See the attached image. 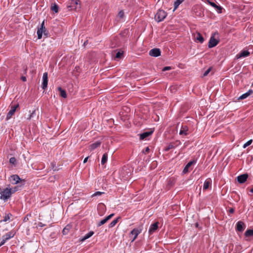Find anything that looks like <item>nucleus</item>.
Listing matches in <instances>:
<instances>
[{
	"mask_svg": "<svg viewBox=\"0 0 253 253\" xmlns=\"http://www.w3.org/2000/svg\"><path fill=\"white\" fill-rule=\"evenodd\" d=\"M246 93L248 94V95L249 96H250V95H251V94L253 93V90H252V89H250V90H248V92H247Z\"/></svg>",
	"mask_w": 253,
	"mask_h": 253,
	"instance_id": "8fccbe9b",
	"label": "nucleus"
},
{
	"mask_svg": "<svg viewBox=\"0 0 253 253\" xmlns=\"http://www.w3.org/2000/svg\"><path fill=\"white\" fill-rule=\"evenodd\" d=\"M15 233L16 232L12 230L3 235L2 237V240L0 242V247L4 245L6 241L13 238L14 236Z\"/></svg>",
	"mask_w": 253,
	"mask_h": 253,
	"instance_id": "7ed1b4c3",
	"label": "nucleus"
},
{
	"mask_svg": "<svg viewBox=\"0 0 253 253\" xmlns=\"http://www.w3.org/2000/svg\"><path fill=\"white\" fill-rule=\"evenodd\" d=\"M248 177V174H243L237 177V181L240 183H244L246 182Z\"/></svg>",
	"mask_w": 253,
	"mask_h": 253,
	"instance_id": "4468645a",
	"label": "nucleus"
},
{
	"mask_svg": "<svg viewBox=\"0 0 253 253\" xmlns=\"http://www.w3.org/2000/svg\"><path fill=\"white\" fill-rule=\"evenodd\" d=\"M78 4L79 5H80V0H71L70 5L69 6V7H70L71 9L76 10L78 8ZM79 7H80V6Z\"/></svg>",
	"mask_w": 253,
	"mask_h": 253,
	"instance_id": "f8f14e48",
	"label": "nucleus"
},
{
	"mask_svg": "<svg viewBox=\"0 0 253 253\" xmlns=\"http://www.w3.org/2000/svg\"><path fill=\"white\" fill-rule=\"evenodd\" d=\"M175 147L174 143H170L167 147H166L165 149L166 151H169L171 149H172Z\"/></svg>",
	"mask_w": 253,
	"mask_h": 253,
	"instance_id": "7c9ffc66",
	"label": "nucleus"
},
{
	"mask_svg": "<svg viewBox=\"0 0 253 253\" xmlns=\"http://www.w3.org/2000/svg\"><path fill=\"white\" fill-rule=\"evenodd\" d=\"M167 13L163 10L159 9L155 16V19L158 22H161L166 17Z\"/></svg>",
	"mask_w": 253,
	"mask_h": 253,
	"instance_id": "f03ea898",
	"label": "nucleus"
},
{
	"mask_svg": "<svg viewBox=\"0 0 253 253\" xmlns=\"http://www.w3.org/2000/svg\"><path fill=\"white\" fill-rule=\"evenodd\" d=\"M88 158V157H87L86 158H85L84 160V163H86V162L87 161V159Z\"/></svg>",
	"mask_w": 253,
	"mask_h": 253,
	"instance_id": "5fc2aeb1",
	"label": "nucleus"
},
{
	"mask_svg": "<svg viewBox=\"0 0 253 253\" xmlns=\"http://www.w3.org/2000/svg\"><path fill=\"white\" fill-rule=\"evenodd\" d=\"M215 8L218 13H222V7L221 6L217 5V7H216Z\"/></svg>",
	"mask_w": 253,
	"mask_h": 253,
	"instance_id": "4c0bfd02",
	"label": "nucleus"
},
{
	"mask_svg": "<svg viewBox=\"0 0 253 253\" xmlns=\"http://www.w3.org/2000/svg\"><path fill=\"white\" fill-rule=\"evenodd\" d=\"M15 191H16L15 189L12 191V189L10 188H6L2 189L1 188H0V199L3 200L4 201L7 200L8 198L10 197L12 193H13Z\"/></svg>",
	"mask_w": 253,
	"mask_h": 253,
	"instance_id": "f257e3e1",
	"label": "nucleus"
},
{
	"mask_svg": "<svg viewBox=\"0 0 253 253\" xmlns=\"http://www.w3.org/2000/svg\"><path fill=\"white\" fill-rule=\"evenodd\" d=\"M184 0H180V1L182 2Z\"/></svg>",
	"mask_w": 253,
	"mask_h": 253,
	"instance_id": "bf43d9fd",
	"label": "nucleus"
},
{
	"mask_svg": "<svg viewBox=\"0 0 253 253\" xmlns=\"http://www.w3.org/2000/svg\"><path fill=\"white\" fill-rule=\"evenodd\" d=\"M48 84V74L47 72H45L43 74L42 76V88L43 89H45L47 87Z\"/></svg>",
	"mask_w": 253,
	"mask_h": 253,
	"instance_id": "6e6552de",
	"label": "nucleus"
},
{
	"mask_svg": "<svg viewBox=\"0 0 253 253\" xmlns=\"http://www.w3.org/2000/svg\"><path fill=\"white\" fill-rule=\"evenodd\" d=\"M158 222H156L150 225L149 229V233L150 235L152 234L155 232L158 228Z\"/></svg>",
	"mask_w": 253,
	"mask_h": 253,
	"instance_id": "ddd939ff",
	"label": "nucleus"
},
{
	"mask_svg": "<svg viewBox=\"0 0 253 253\" xmlns=\"http://www.w3.org/2000/svg\"><path fill=\"white\" fill-rule=\"evenodd\" d=\"M21 79L23 82H26L27 81L26 77L25 76H22Z\"/></svg>",
	"mask_w": 253,
	"mask_h": 253,
	"instance_id": "3c124183",
	"label": "nucleus"
},
{
	"mask_svg": "<svg viewBox=\"0 0 253 253\" xmlns=\"http://www.w3.org/2000/svg\"><path fill=\"white\" fill-rule=\"evenodd\" d=\"M252 142H253V140L252 139L249 140L246 143H245L244 144L243 148H246L247 146L250 145L252 144Z\"/></svg>",
	"mask_w": 253,
	"mask_h": 253,
	"instance_id": "c9c22d12",
	"label": "nucleus"
},
{
	"mask_svg": "<svg viewBox=\"0 0 253 253\" xmlns=\"http://www.w3.org/2000/svg\"><path fill=\"white\" fill-rule=\"evenodd\" d=\"M43 29L42 28H38L37 30V35L38 39H41L42 36Z\"/></svg>",
	"mask_w": 253,
	"mask_h": 253,
	"instance_id": "cd10ccee",
	"label": "nucleus"
},
{
	"mask_svg": "<svg viewBox=\"0 0 253 253\" xmlns=\"http://www.w3.org/2000/svg\"><path fill=\"white\" fill-rule=\"evenodd\" d=\"M196 15L197 16L201 17L203 15V13L201 12H196Z\"/></svg>",
	"mask_w": 253,
	"mask_h": 253,
	"instance_id": "49530a36",
	"label": "nucleus"
},
{
	"mask_svg": "<svg viewBox=\"0 0 253 253\" xmlns=\"http://www.w3.org/2000/svg\"><path fill=\"white\" fill-rule=\"evenodd\" d=\"M250 192L252 193H253V187L250 190Z\"/></svg>",
	"mask_w": 253,
	"mask_h": 253,
	"instance_id": "4d7b16f0",
	"label": "nucleus"
},
{
	"mask_svg": "<svg viewBox=\"0 0 253 253\" xmlns=\"http://www.w3.org/2000/svg\"><path fill=\"white\" fill-rule=\"evenodd\" d=\"M161 50L159 48H154L149 51V55L153 57H158L161 55Z\"/></svg>",
	"mask_w": 253,
	"mask_h": 253,
	"instance_id": "9d476101",
	"label": "nucleus"
},
{
	"mask_svg": "<svg viewBox=\"0 0 253 253\" xmlns=\"http://www.w3.org/2000/svg\"><path fill=\"white\" fill-rule=\"evenodd\" d=\"M12 216V215L10 213L5 215L4 216L3 219L2 221H4V222L7 221L8 220H9L10 219V216Z\"/></svg>",
	"mask_w": 253,
	"mask_h": 253,
	"instance_id": "473e14b6",
	"label": "nucleus"
},
{
	"mask_svg": "<svg viewBox=\"0 0 253 253\" xmlns=\"http://www.w3.org/2000/svg\"><path fill=\"white\" fill-rule=\"evenodd\" d=\"M101 145V142L100 141H96L95 142V143L92 144L90 147V149H91V150H93L95 149H96V148L99 147Z\"/></svg>",
	"mask_w": 253,
	"mask_h": 253,
	"instance_id": "a878e982",
	"label": "nucleus"
},
{
	"mask_svg": "<svg viewBox=\"0 0 253 253\" xmlns=\"http://www.w3.org/2000/svg\"><path fill=\"white\" fill-rule=\"evenodd\" d=\"M211 71V68H209L208 70H207L203 74V76H207L209 73H210V72Z\"/></svg>",
	"mask_w": 253,
	"mask_h": 253,
	"instance_id": "37998d69",
	"label": "nucleus"
},
{
	"mask_svg": "<svg viewBox=\"0 0 253 253\" xmlns=\"http://www.w3.org/2000/svg\"><path fill=\"white\" fill-rule=\"evenodd\" d=\"M36 115V110H34L32 111V113L30 114L29 117L27 118V120H30L32 118L34 117Z\"/></svg>",
	"mask_w": 253,
	"mask_h": 253,
	"instance_id": "72a5a7b5",
	"label": "nucleus"
},
{
	"mask_svg": "<svg viewBox=\"0 0 253 253\" xmlns=\"http://www.w3.org/2000/svg\"><path fill=\"white\" fill-rule=\"evenodd\" d=\"M141 227H139L137 228H134L131 231L130 234L132 235H134V237L132 240V242L134 241L136 239L138 234H140L141 232Z\"/></svg>",
	"mask_w": 253,
	"mask_h": 253,
	"instance_id": "423d86ee",
	"label": "nucleus"
},
{
	"mask_svg": "<svg viewBox=\"0 0 253 253\" xmlns=\"http://www.w3.org/2000/svg\"><path fill=\"white\" fill-rule=\"evenodd\" d=\"M250 52L248 50H243L239 54H237L236 56L237 59H239L242 57H246L250 55Z\"/></svg>",
	"mask_w": 253,
	"mask_h": 253,
	"instance_id": "dca6fc26",
	"label": "nucleus"
},
{
	"mask_svg": "<svg viewBox=\"0 0 253 253\" xmlns=\"http://www.w3.org/2000/svg\"><path fill=\"white\" fill-rule=\"evenodd\" d=\"M211 185V178H208L206 180L204 183L203 189L207 190L209 187Z\"/></svg>",
	"mask_w": 253,
	"mask_h": 253,
	"instance_id": "6ab92c4d",
	"label": "nucleus"
},
{
	"mask_svg": "<svg viewBox=\"0 0 253 253\" xmlns=\"http://www.w3.org/2000/svg\"><path fill=\"white\" fill-rule=\"evenodd\" d=\"M124 16V12L123 10H121L118 13V17L123 18Z\"/></svg>",
	"mask_w": 253,
	"mask_h": 253,
	"instance_id": "a19ab883",
	"label": "nucleus"
},
{
	"mask_svg": "<svg viewBox=\"0 0 253 253\" xmlns=\"http://www.w3.org/2000/svg\"><path fill=\"white\" fill-rule=\"evenodd\" d=\"M58 91L60 92V95L64 98L67 97V93L65 90L63 89L61 87L57 88Z\"/></svg>",
	"mask_w": 253,
	"mask_h": 253,
	"instance_id": "4be33fe9",
	"label": "nucleus"
},
{
	"mask_svg": "<svg viewBox=\"0 0 253 253\" xmlns=\"http://www.w3.org/2000/svg\"><path fill=\"white\" fill-rule=\"evenodd\" d=\"M124 57V51L119 50L116 54L115 56V59L118 60L123 58Z\"/></svg>",
	"mask_w": 253,
	"mask_h": 253,
	"instance_id": "412c9836",
	"label": "nucleus"
},
{
	"mask_svg": "<svg viewBox=\"0 0 253 253\" xmlns=\"http://www.w3.org/2000/svg\"><path fill=\"white\" fill-rule=\"evenodd\" d=\"M51 10L52 11L55 12V13L58 12V6L56 4L54 3L53 4V5H52L51 6Z\"/></svg>",
	"mask_w": 253,
	"mask_h": 253,
	"instance_id": "2f4dec72",
	"label": "nucleus"
},
{
	"mask_svg": "<svg viewBox=\"0 0 253 253\" xmlns=\"http://www.w3.org/2000/svg\"><path fill=\"white\" fill-rule=\"evenodd\" d=\"M245 236L246 237L253 236V229H248L245 232Z\"/></svg>",
	"mask_w": 253,
	"mask_h": 253,
	"instance_id": "c85d7f7f",
	"label": "nucleus"
},
{
	"mask_svg": "<svg viewBox=\"0 0 253 253\" xmlns=\"http://www.w3.org/2000/svg\"><path fill=\"white\" fill-rule=\"evenodd\" d=\"M249 96V95H248V94L247 93H245L243 94H242V95H241L238 98V100H243V99H244L246 98H247Z\"/></svg>",
	"mask_w": 253,
	"mask_h": 253,
	"instance_id": "f704fd0d",
	"label": "nucleus"
},
{
	"mask_svg": "<svg viewBox=\"0 0 253 253\" xmlns=\"http://www.w3.org/2000/svg\"><path fill=\"white\" fill-rule=\"evenodd\" d=\"M71 228H72V225L71 224L67 225L64 227V228L63 229V230L62 231V233H63V235H67L69 233V232L70 230V229H71Z\"/></svg>",
	"mask_w": 253,
	"mask_h": 253,
	"instance_id": "5701e85b",
	"label": "nucleus"
},
{
	"mask_svg": "<svg viewBox=\"0 0 253 253\" xmlns=\"http://www.w3.org/2000/svg\"><path fill=\"white\" fill-rule=\"evenodd\" d=\"M16 161V159L14 157H11L9 159V163L13 165L15 164Z\"/></svg>",
	"mask_w": 253,
	"mask_h": 253,
	"instance_id": "58836bf2",
	"label": "nucleus"
},
{
	"mask_svg": "<svg viewBox=\"0 0 253 253\" xmlns=\"http://www.w3.org/2000/svg\"><path fill=\"white\" fill-rule=\"evenodd\" d=\"M40 28H42V29H46L45 26H44V21H43L41 25V27Z\"/></svg>",
	"mask_w": 253,
	"mask_h": 253,
	"instance_id": "09e8293b",
	"label": "nucleus"
},
{
	"mask_svg": "<svg viewBox=\"0 0 253 253\" xmlns=\"http://www.w3.org/2000/svg\"><path fill=\"white\" fill-rule=\"evenodd\" d=\"M170 69H171V67H169V66H166V67H165L163 69L162 71H166L169 70Z\"/></svg>",
	"mask_w": 253,
	"mask_h": 253,
	"instance_id": "a18cd8bd",
	"label": "nucleus"
},
{
	"mask_svg": "<svg viewBox=\"0 0 253 253\" xmlns=\"http://www.w3.org/2000/svg\"><path fill=\"white\" fill-rule=\"evenodd\" d=\"M107 159H108V154L107 153H105L103 155V156H102V158L101 159V164L102 165H104L107 162Z\"/></svg>",
	"mask_w": 253,
	"mask_h": 253,
	"instance_id": "bb28decb",
	"label": "nucleus"
},
{
	"mask_svg": "<svg viewBox=\"0 0 253 253\" xmlns=\"http://www.w3.org/2000/svg\"><path fill=\"white\" fill-rule=\"evenodd\" d=\"M196 163V160H193L192 161H190L184 167L182 173L183 174H186L189 172V169L191 167V166Z\"/></svg>",
	"mask_w": 253,
	"mask_h": 253,
	"instance_id": "0eeeda50",
	"label": "nucleus"
},
{
	"mask_svg": "<svg viewBox=\"0 0 253 253\" xmlns=\"http://www.w3.org/2000/svg\"><path fill=\"white\" fill-rule=\"evenodd\" d=\"M153 131H152L144 132L140 134V139L141 140L144 139L149 136L151 135Z\"/></svg>",
	"mask_w": 253,
	"mask_h": 253,
	"instance_id": "aec40b11",
	"label": "nucleus"
},
{
	"mask_svg": "<svg viewBox=\"0 0 253 253\" xmlns=\"http://www.w3.org/2000/svg\"><path fill=\"white\" fill-rule=\"evenodd\" d=\"M114 215V213H112L108 216H106L105 218L101 220L98 224V226H100L105 223H106L109 220H110L113 216Z\"/></svg>",
	"mask_w": 253,
	"mask_h": 253,
	"instance_id": "2eb2a0df",
	"label": "nucleus"
},
{
	"mask_svg": "<svg viewBox=\"0 0 253 253\" xmlns=\"http://www.w3.org/2000/svg\"><path fill=\"white\" fill-rule=\"evenodd\" d=\"M105 206L103 204H99L97 207L98 214L100 216H102L104 213V210H105Z\"/></svg>",
	"mask_w": 253,
	"mask_h": 253,
	"instance_id": "a211bd4d",
	"label": "nucleus"
},
{
	"mask_svg": "<svg viewBox=\"0 0 253 253\" xmlns=\"http://www.w3.org/2000/svg\"><path fill=\"white\" fill-rule=\"evenodd\" d=\"M189 134L188 127L186 126H182L179 131V134L181 135H187Z\"/></svg>",
	"mask_w": 253,
	"mask_h": 253,
	"instance_id": "f3484780",
	"label": "nucleus"
},
{
	"mask_svg": "<svg viewBox=\"0 0 253 253\" xmlns=\"http://www.w3.org/2000/svg\"><path fill=\"white\" fill-rule=\"evenodd\" d=\"M42 34H43L44 35L47 36L48 35V31L46 30V29H44L43 30V33Z\"/></svg>",
	"mask_w": 253,
	"mask_h": 253,
	"instance_id": "de8ad7c7",
	"label": "nucleus"
},
{
	"mask_svg": "<svg viewBox=\"0 0 253 253\" xmlns=\"http://www.w3.org/2000/svg\"><path fill=\"white\" fill-rule=\"evenodd\" d=\"M245 224L242 221H239L236 224V230L239 232H243L246 228Z\"/></svg>",
	"mask_w": 253,
	"mask_h": 253,
	"instance_id": "9b49d317",
	"label": "nucleus"
},
{
	"mask_svg": "<svg viewBox=\"0 0 253 253\" xmlns=\"http://www.w3.org/2000/svg\"><path fill=\"white\" fill-rule=\"evenodd\" d=\"M150 151V149L149 148V147H147L146 148H145V149L144 150H143V153H148Z\"/></svg>",
	"mask_w": 253,
	"mask_h": 253,
	"instance_id": "c03bdc74",
	"label": "nucleus"
},
{
	"mask_svg": "<svg viewBox=\"0 0 253 253\" xmlns=\"http://www.w3.org/2000/svg\"><path fill=\"white\" fill-rule=\"evenodd\" d=\"M195 38L197 41H198L200 43H203L204 41V38L203 37L202 35L199 33H198L196 34V36H195Z\"/></svg>",
	"mask_w": 253,
	"mask_h": 253,
	"instance_id": "b1692460",
	"label": "nucleus"
},
{
	"mask_svg": "<svg viewBox=\"0 0 253 253\" xmlns=\"http://www.w3.org/2000/svg\"><path fill=\"white\" fill-rule=\"evenodd\" d=\"M18 107H19L18 104L11 105L10 106V110H9V111L8 112V113L7 114V116H6V120H8L9 119H10L11 118V117L14 114V113L16 111V110Z\"/></svg>",
	"mask_w": 253,
	"mask_h": 253,
	"instance_id": "20e7f679",
	"label": "nucleus"
},
{
	"mask_svg": "<svg viewBox=\"0 0 253 253\" xmlns=\"http://www.w3.org/2000/svg\"><path fill=\"white\" fill-rule=\"evenodd\" d=\"M10 182L12 184H16L19 183L20 181L24 182V180L21 179L19 176L17 174H14L11 176L9 178Z\"/></svg>",
	"mask_w": 253,
	"mask_h": 253,
	"instance_id": "39448f33",
	"label": "nucleus"
},
{
	"mask_svg": "<svg viewBox=\"0 0 253 253\" xmlns=\"http://www.w3.org/2000/svg\"><path fill=\"white\" fill-rule=\"evenodd\" d=\"M28 218L27 217H25L23 220H24V221L26 222L28 221Z\"/></svg>",
	"mask_w": 253,
	"mask_h": 253,
	"instance_id": "6e6d98bb",
	"label": "nucleus"
},
{
	"mask_svg": "<svg viewBox=\"0 0 253 253\" xmlns=\"http://www.w3.org/2000/svg\"><path fill=\"white\" fill-rule=\"evenodd\" d=\"M94 234V232L93 231H89L88 233H87L86 234H85L84 237L82 239L81 241H84L87 239H88L89 238H90V237H91Z\"/></svg>",
	"mask_w": 253,
	"mask_h": 253,
	"instance_id": "393cba45",
	"label": "nucleus"
},
{
	"mask_svg": "<svg viewBox=\"0 0 253 253\" xmlns=\"http://www.w3.org/2000/svg\"><path fill=\"white\" fill-rule=\"evenodd\" d=\"M207 1L210 5H211V6L213 7L214 8H215L216 7H217V5L215 3L211 2V1H210L209 0H208Z\"/></svg>",
	"mask_w": 253,
	"mask_h": 253,
	"instance_id": "ea45409f",
	"label": "nucleus"
},
{
	"mask_svg": "<svg viewBox=\"0 0 253 253\" xmlns=\"http://www.w3.org/2000/svg\"><path fill=\"white\" fill-rule=\"evenodd\" d=\"M45 225V224H43V223H42V222H39V223H38V226H39V227H43V226H44Z\"/></svg>",
	"mask_w": 253,
	"mask_h": 253,
	"instance_id": "603ef678",
	"label": "nucleus"
},
{
	"mask_svg": "<svg viewBox=\"0 0 253 253\" xmlns=\"http://www.w3.org/2000/svg\"><path fill=\"white\" fill-rule=\"evenodd\" d=\"M120 218V217H118L116 219L113 220L109 225L110 228L114 227L119 221V219Z\"/></svg>",
	"mask_w": 253,
	"mask_h": 253,
	"instance_id": "c756f323",
	"label": "nucleus"
},
{
	"mask_svg": "<svg viewBox=\"0 0 253 253\" xmlns=\"http://www.w3.org/2000/svg\"><path fill=\"white\" fill-rule=\"evenodd\" d=\"M27 68H26L24 70V74H26L27 73Z\"/></svg>",
	"mask_w": 253,
	"mask_h": 253,
	"instance_id": "13d9d810",
	"label": "nucleus"
},
{
	"mask_svg": "<svg viewBox=\"0 0 253 253\" xmlns=\"http://www.w3.org/2000/svg\"><path fill=\"white\" fill-rule=\"evenodd\" d=\"M103 193V192H99V191L96 192L94 194H93L92 196H100V195H101Z\"/></svg>",
	"mask_w": 253,
	"mask_h": 253,
	"instance_id": "79ce46f5",
	"label": "nucleus"
},
{
	"mask_svg": "<svg viewBox=\"0 0 253 253\" xmlns=\"http://www.w3.org/2000/svg\"><path fill=\"white\" fill-rule=\"evenodd\" d=\"M229 212L230 213H234V209L233 208H230L229 210Z\"/></svg>",
	"mask_w": 253,
	"mask_h": 253,
	"instance_id": "864d4df0",
	"label": "nucleus"
},
{
	"mask_svg": "<svg viewBox=\"0 0 253 253\" xmlns=\"http://www.w3.org/2000/svg\"><path fill=\"white\" fill-rule=\"evenodd\" d=\"M218 41L215 39L212 35L209 40L208 46L209 48L213 47L218 44Z\"/></svg>",
	"mask_w": 253,
	"mask_h": 253,
	"instance_id": "1a4fd4ad",
	"label": "nucleus"
},
{
	"mask_svg": "<svg viewBox=\"0 0 253 253\" xmlns=\"http://www.w3.org/2000/svg\"><path fill=\"white\" fill-rule=\"evenodd\" d=\"M182 3L180 0H177L175 2H174V9H176L178 6L179 5V4Z\"/></svg>",
	"mask_w": 253,
	"mask_h": 253,
	"instance_id": "e433bc0d",
	"label": "nucleus"
}]
</instances>
